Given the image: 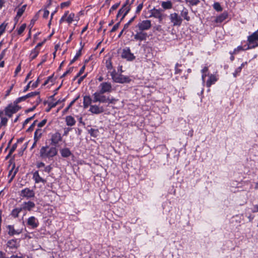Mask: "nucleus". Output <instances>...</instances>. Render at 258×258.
I'll use <instances>...</instances> for the list:
<instances>
[{
	"label": "nucleus",
	"mask_w": 258,
	"mask_h": 258,
	"mask_svg": "<svg viewBox=\"0 0 258 258\" xmlns=\"http://www.w3.org/2000/svg\"><path fill=\"white\" fill-rule=\"evenodd\" d=\"M57 154V150L55 147H49L48 145L42 146L40 149V157L44 160H51Z\"/></svg>",
	"instance_id": "1"
},
{
	"label": "nucleus",
	"mask_w": 258,
	"mask_h": 258,
	"mask_svg": "<svg viewBox=\"0 0 258 258\" xmlns=\"http://www.w3.org/2000/svg\"><path fill=\"white\" fill-rule=\"evenodd\" d=\"M111 76L113 81L117 83H128L131 81L129 77L124 76L121 74H118L115 71L111 72Z\"/></svg>",
	"instance_id": "2"
},
{
	"label": "nucleus",
	"mask_w": 258,
	"mask_h": 258,
	"mask_svg": "<svg viewBox=\"0 0 258 258\" xmlns=\"http://www.w3.org/2000/svg\"><path fill=\"white\" fill-rule=\"evenodd\" d=\"M257 40H258L257 30L248 37L247 41L249 43V46L246 49L254 48L258 46V43H256Z\"/></svg>",
	"instance_id": "3"
},
{
	"label": "nucleus",
	"mask_w": 258,
	"mask_h": 258,
	"mask_svg": "<svg viewBox=\"0 0 258 258\" xmlns=\"http://www.w3.org/2000/svg\"><path fill=\"white\" fill-rule=\"evenodd\" d=\"M104 93H101L100 92H96L92 95L93 102L96 103H107L109 100V97L103 95Z\"/></svg>",
	"instance_id": "4"
},
{
	"label": "nucleus",
	"mask_w": 258,
	"mask_h": 258,
	"mask_svg": "<svg viewBox=\"0 0 258 258\" xmlns=\"http://www.w3.org/2000/svg\"><path fill=\"white\" fill-rule=\"evenodd\" d=\"M151 26V21L149 20H146L139 22L136 26L135 28L144 32V31L150 29Z\"/></svg>",
	"instance_id": "5"
},
{
	"label": "nucleus",
	"mask_w": 258,
	"mask_h": 258,
	"mask_svg": "<svg viewBox=\"0 0 258 258\" xmlns=\"http://www.w3.org/2000/svg\"><path fill=\"white\" fill-rule=\"evenodd\" d=\"M99 91L101 93H110L113 90L112 85L109 82H103L99 86Z\"/></svg>",
	"instance_id": "6"
},
{
	"label": "nucleus",
	"mask_w": 258,
	"mask_h": 258,
	"mask_svg": "<svg viewBox=\"0 0 258 258\" xmlns=\"http://www.w3.org/2000/svg\"><path fill=\"white\" fill-rule=\"evenodd\" d=\"M171 22L174 26H179L181 25L182 19L177 13H172L169 16Z\"/></svg>",
	"instance_id": "7"
},
{
	"label": "nucleus",
	"mask_w": 258,
	"mask_h": 258,
	"mask_svg": "<svg viewBox=\"0 0 258 258\" xmlns=\"http://www.w3.org/2000/svg\"><path fill=\"white\" fill-rule=\"evenodd\" d=\"M121 56L128 61H133L136 58L134 54L131 52L129 47H126L122 50Z\"/></svg>",
	"instance_id": "8"
},
{
	"label": "nucleus",
	"mask_w": 258,
	"mask_h": 258,
	"mask_svg": "<svg viewBox=\"0 0 258 258\" xmlns=\"http://www.w3.org/2000/svg\"><path fill=\"white\" fill-rule=\"evenodd\" d=\"M20 196L27 199H31L35 197V191L29 188L26 187L20 191Z\"/></svg>",
	"instance_id": "9"
},
{
	"label": "nucleus",
	"mask_w": 258,
	"mask_h": 258,
	"mask_svg": "<svg viewBox=\"0 0 258 258\" xmlns=\"http://www.w3.org/2000/svg\"><path fill=\"white\" fill-rule=\"evenodd\" d=\"M136 34L134 35V40L139 41L140 42L146 40L148 37L147 33L139 30L138 29L135 30Z\"/></svg>",
	"instance_id": "10"
},
{
	"label": "nucleus",
	"mask_w": 258,
	"mask_h": 258,
	"mask_svg": "<svg viewBox=\"0 0 258 258\" xmlns=\"http://www.w3.org/2000/svg\"><path fill=\"white\" fill-rule=\"evenodd\" d=\"M7 229L8 230V233L10 236L19 235L23 231L22 228L15 229L14 225H9L7 226Z\"/></svg>",
	"instance_id": "11"
},
{
	"label": "nucleus",
	"mask_w": 258,
	"mask_h": 258,
	"mask_svg": "<svg viewBox=\"0 0 258 258\" xmlns=\"http://www.w3.org/2000/svg\"><path fill=\"white\" fill-rule=\"evenodd\" d=\"M93 114H98L103 113L104 111V109L103 106H99L97 105H90L89 110Z\"/></svg>",
	"instance_id": "12"
},
{
	"label": "nucleus",
	"mask_w": 258,
	"mask_h": 258,
	"mask_svg": "<svg viewBox=\"0 0 258 258\" xmlns=\"http://www.w3.org/2000/svg\"><path fill=\"white\" fill-rule=\"evenodd\" d=\"M127 3L124 4L122 7L118 11L116 16V18H119L122 15V17L120 19V21L124 18L126 15L130 11V8L126 7Z\"/></svg>",
	"instance_id": "13"
},
{
	"label": "nucleus",
	"mask_w": 258,
	"mask_h": 258,
	"mask_svg": "<svg viewBox=\"0 0 258 258\" xmlns=\"http://www.w3.org/2000/svg\"><path fill=\"white\" fill-rule=\"evenodd\" d=\"M62 137L60 133L56 132L51 136V144L55 146L59 142L61 141Z\"/></svg>",
	"instance_id": "14"
},
{
	"label": "nucleus",
	"mask_w": 258,
	"mask_h": 258,
	"mask_svg": "<svg viewBox=\"0 0 258 258\" xmlns=\"http://www.w3.org/2000/svg\"><path fill=\"white\" fill-rule=\"evenodd\" d=\"M35 206V204L34 202L31 201H28L27 202H24L21 206V208L22 210H28L30 211Z\"/></svg>",
	"instance_id": "15"
},
{
	"label": "nucleus",
	"mask_w": 258,
	"mask_h": 258,
	"mask_svg": "<svg viewBox=\"0 0 258 258\" xmlns=\"http://www.w3.org/2000/svg\"><path fill=\"white\" fill-rule=\"evenodd\" d=\"M27 225L30 226L32 228H36L39 225L38 220L34 216H31L28 219Z\"/></svg>",
	"instance_id": "16"
},
{
	"label": "nucleus",
	"mask_w": 258,
	"mask_h": 258,
	"mask_svg": "<svg viewBox=\"0 0 258 258\" xmlns=\"http://www.w3.org/2000/svg\"><path fill=\"white\" fill-rule=\"evenodd\" d=\"M19 110L18 106H9L6 109V115L11 117L14 113L17 112Z\"/></svg>",
	"instance_id": "17"
},
{
	"label": "nucleus",
	"mask_w": 258,
	"mask_h": 258,
	"mask_svg": "<svg viewBox=\"0 0 258 258\" xmlns=\"http://www.w3.org/2000/svg\"><path fill=\"white\" fill-rule=\"evenodd\" d=\"M218 80V78L214 75L211 74L209 75V79L206 82V86L210 87L212 85L214 84Z\"/></svg>",
	"instance_id": "18"
},
{
	"label": "nucleus",
	"mask_w": 258,
	"mask_h": 258,
	"mask_svg": "<svg viewBox=\"0 0 258 258\" xmlns=\"http://www.w3.org/2000/svg\"><path fill=\"white\" fill-rule=\"evenodd\" d=\"M163 10L161 9H156L153 8L150 10V17H153L155 18H158L162 14Z\"/></svg>",
	"instance_id": "19"
},
{
	"label": "nucleus",
	"mask_w": 258,
	"mask_h": 258,
	"mask_svg": "<svg viewBox=\"0 0 258 258\" xmlns=\"http://www.w3.org/2000/svg\"><path fill=\"white\" fill-rule=\"evenodd\" d=\"M7 246V247L9 248L10 249H16L18 246V243L17 240L11 239L8 241Z\"/></svg>",
	"instance_id": "20"
},
{
	"label": "nucleus",
	"mask_w": 258,
	"mask_h": 258,
	"mask_svg": "<svg viewBox=\"0 0 258 258\" xmlns=\"http://www.w3.org/2000/svg\"><path fill=\"white\" fill-rule=\"evenodd\" d=\"M92 102H93V99H92L89 96H85L84 97L83 99V106L85 108L90 107Z\"/></svg>",
	"instance_id": "21"
},
{
	"label": "nucleus",
	"mask_w": 258,
	"mask_h": 258,
	"mask_svg": "<svg viewBox=\"0 0 258 258\" xmlns=\"http://www.w3.org/2000/svg\"><path fill=\"white\" fill-rule=\"evenodd\" d=\"M33 178L36 183L42 182L44 183L46 182L45 179H43L40 176L38 171H35L33 173Z\"/></svg>",
	"instance_id": "22"
},
{
	"label": "nucleus",
	"mask_w": 258,
	"mask_h": 258,
	"mask_svg": "<svg viewBox=\"0 0 258 258\" xmlns=\"http://www.w3.org/2000/svg\"><path fill=\"white\" fill-rule=\"evenodd\" d=\"M60 153L62 157L67 158L72 155L70 149L67 148H63L60 150Z\"/></svg>",
	"instance_id": "23"
},
{
	"label": "nucleus",
	"mask_w": 258,
	"mask_h": 258,
	"mask_svg": "<svg viewBox=\"0 0 258 258\" xmlns=\"http://www.w3.org/2000/svg\"><path fill=\"white\" fill-rule=\"evenodd\" d=\"M66 124L68 126H73L76 123L75 118L71 115H69L66 117Z\"/></svg>",
	"instance_id": "24"
},
{
	"label": "nucleus",
	"mask_w": 258,
	"mask_h": 258,
	"mask_svg": "<svg viewBox=\"0 0 258 258\" xmlns=\"http://www.w3.org/2000/svg\"><path fill=\"white\" fill-rule=\"evenodd\" d=\"M180 16L183 17L187 21H189L190 20V18L188 16V10L185 8H183V10L181 11Z\"/></svg>",
	"instance_id": "25"
},
{
	"label": "nucleus",
	"mask_w": 258,
	"mask_h": 258,
	"mask_svg": "<svg viewBox=\"0 0 258 258\" xmlns=\"http://www.w3.org/2000/svg\"><path fill=\"white\" fill-rule=\"evenodd\" d=\"M227 17L228 14L226 12H224L216 18L215 22L216 23H222L227 18Z\"/></svg>",
	"instance_id": "26"
},
{
	"label": "nucleus",
	"mask_w": 258,
	"mask_h": 258,
	"mask_svg": "<svg viewBox=\"0 0 258 258\" xmlns=\"http://www.w3.org/2000/svg\"><path fill=\"white\" fill-rule=\"evenodd\" d=\"M161 6L165 10L170 9L172 7V4L170 1H164L162 2Z\"/></svg>",
	"instance_id": "27"
},
{
	"label": "nucleus",
	"mask_w": 258,
	"mask_h": 258,
	"mask_svg": "<svg viewBox=\"0 0 258 258\" xmlns=\"http://www.w3.org/2000/svg\"><path fill=\"white\" fill-rule=\"evenodd\" d=\"M42 134V131L40 128L37 129L35 133L34 136V140L38 141L40 138L41 137Z\"/></svg>",
	"instance_id": "28"
},
{
	"label": "nucleus",
	"mask_w": 258,
	"mask_h": 258,
	"mask_svg": "<svg viewBox=\"0 0 258 258\" xmlns=\"http://www.w3.org/2000/svg\"><path fill=\"white\" fill-rule=\"evenodd\" d=\"M39 53V49H37V48H34L32 51L30 55V58L31 60L35 59L38 55Z\"/></svg>",
	"instance_id": "29"
},
{
	"label": "nucleus",
	"mask_w": 258,
	"mask_h": 258,
	"mask_svg": "<svg viewBox=\"0 0 258 258\" xmlns=\"http://www.w3.org/2000/svg\"><path fill=\"white\" fill-rule=\"evenodd\" d=\"M22 211L21 207L13 209L11 212V215L14 218H17L19 213Z\"/></svg>",
	"instance_id": "30"
},
{
	"label": "nucleus",
	"mask_w": 258,
	"mask_h": 258,
	"mask_svg": "<svg viewBox=\"0 0 258 258\" xmlns=\"http://www.w3.org/2000/svg\"><path fill=\"white\" fill-rule=\"evenodd\" d=\"M82 49V47L78 51L74 58L70 61V65L73 64L81 56Z\"/></svg>",
	"instance_id": "31"
},
{
	"label": "nucleus",
	"mask_w": 258,
	"mask_h": 258,
	"mask_svg": "<svg viewBox=\"0 0 258 258\" xmlns=\"http://www.w3.org/2000/svg\"><path fill=\"white\" fill-rule=\"evenodd\" d=\"M88 132L92 137H96L98 135L99 131L97 129L91 128L88 130Z\"/></svg>",
	"instance_id": "32"
},
{
	"label": "nucleus",
	"mask_w": 258,
	"mask_h": 258,
	"mask_svg": "<svg viewBox=\"0 0 258 258\" xmlns=\"http://www.w3.org/2000/svg\"><path fill=\"white\" fill-rule=\"evenodd\" d=\"M26 5L23 6L21 8H20L17 13V17H20L24 12L26 9Z\"/></svg>",
	"instance_id": "33"
},
{
	"label": "nucleus",
	"mask_w": 258,
	"mask_h": 258,
	"mask_svg": "<svg viewBox=\"0 0 258 258\" xmlns=\"http://www.w3.org/2000/svg\"><path fill=\"white\" fill-rule=\"evenodd\" d=\"M214 9L218 12H220L222 10V8L220 5V4L218 3H215L213 5Z\"/></svg>",
	"instance_id": "34"
},
{
	"label": "nucleus",
	"mask_w": 258,
	"mask_h": 258,
	"mask_svg": "<svg viewBox=\"0 0 258 258\" xmlns=\"http://www.w3.org/2000/svg\"><path fill=\"white\" fill-rule=\"evenodd\" d=\"M74 17L75 14L74 13L70 14L66 19L67 22L69 24L71 23L74 21Z\"/></svg>",
	"instance_id": "35"
},
{
	"label": "nucleus",
	"mask_w": 258,
	"mask_h": 258,
	"mask_svg": "<svg viewBox=\"0 0 258 258\" xmlns=\"http://www.w3.org/2000/svg\"><path fill=\"white\" fill-rule=\"evenodd\" d=\"M79 97L74 99L73 101L71 102L68 106L64 110V112H67L69 109L72 106V105L75 103V102L78 100Z\"/></svg>",
	"instance_id": "36"
},
{
	"label": "nucleus",
	"mask_w": 258,
	"mask_h": 258,
	"mask_svg": "<svg viewBox=\"0 0 258 258\" xmlns=\"http://www.w3.org/2000/svg\"><path fill=\"white\" fill-rule=\"evenodd\" d=\"M7 25V24L5 22L0 25V36L5 32Z\"/></svg>",
	"instance_id": "37"
},
{
	"label": "nucleus",
	"mask_w": 258,
	"mask_h": 258,
	"mask_svg": "<svg viewBox=\"0 0 258 258\" xmlns=\"http://www.w3.org/2000/svg\"><path fill=\"white\" fill-rule=\"evenodd\" d=\"M26 27V24H23L21 27L19 28V29L18 30V34L19 35L21 34L24 31Z\"/></svg>",
	"instance_id": "38"
},
{
	"label": "nucleus",
	"mask_w": 258,
	"mask_h": 258,
	"mask_svg": "<svg viewBox=\"0 0 258 258\" xmlns=\"http://www.w3.org/2000/svg\"><path fill=\"white\" fill-rule=\"evenodd\" d=\"M39 94V92L35 91L33 92L29 93L26 95L27 98H30L35 96L38 95Z\"/></svg>",
	"instance_id": "39"
},
{
	"label": "nucleus",
	"mask_w": 258,
	"mask_h": 258,
	"mask_svg": "<svg viewBox=\"0 0 258 258\" xmlns=\"http://www.w3.org/2000/svg\"><path fill=\"white\" fill-rule=\"evenodd\" d=\"M17 147V143L14 144L12 146L11 149H10L7 157H9L11 155V154L15 151V150L16 149Z\"/></svg>",
	"instance_id": "40"
},
{
	"label": "nucleus",
	"mask_w": 258,
	"mask_h": 258,
	"mask_svg": "<svg viewBox=\"0 0 258 258\" xmlns=\"http://www.w3.org/2000/svg\"><path fill=\"white\" fill-rule=\"evenodd\" d=\"M27 98L26 97V96L25 95L24 96H22V97H19L15 101V103L16 104H18V103H19L20 102H22V101H25Z\"/></svg>",
	"instance_id": "41"
},
{
	"label": "nucleus",
	"mask_w": 258,
	"mask_h": 258,
	"mask_svg": "<svg viewBox=\"0 0 258 258\" xmlns=\"http://www.w3.org/2000/svg\"><path fill=\"white\" fill-rule=\"evenodd\" d=\"M119 5H120L119 3H116V4H114V5H113L111 7V8H110V9L109 10V14H110L113 11H114V10H116L118 8V7H119Z\"/></svg>",
	"instance_id": "42"
},
{
	"label": "nucleus",
	"mask_w": 258,
	"mask_h": 258,
	"mask_svg": "<svg viewBox=\"0 0 258 258\" xmlns=\"http://www.w3.org/2000/svg\"><path fill=\"white\" fill-rule=\"evenodd\" d=\"M17 172V170H16L15 171H14L13 172V169H11V170L9 171V175H12V177H11V179H10V182H11V181L13 179V178H14V177H15V175H16V174Z\"/></svg>",
	"instance_id": "43"
},
{
	"label": "nucleus",
	"mask_w": 258,
	"mask_h": 258,
	"mask_svg": "<svg viewBox=\"0 0 258 258\" xmlns=\"http://www.w3.org/2000/svg\"><path fill=\"white\" fill-rule=\"evenodd\" d=\"M186 1L192 6L197 5L200 2L199 0H186Z\"/></svg>",
	"instance_id": "44"
},
{
	"label": "nucleus",
	"mask_w": 258,
	"mask_h": 258,
	"mask_svg": "<svg viewBox=\"0 0 258 258\" xmlns=\"http://www.w3.org/2000/svg\"><path fill=\"white\" fill-rule=\"evenodd\" d=\"M85 69V66H83L80 69L79 72L78 73L77 76L75 77V79L80 77L84 72Z\"/></svg>",
	"instance_id": "45"
},
{
	"label": "nucleus",
	"mask_w": 258,
	"mask_h": 258,
	"mask_svg": "<svg viewBox=\"0 0 258 258\" xmlns=\"http://www.w3.org/2000/svg\"><path fill=\"white\" fill-rule=\"evenodd\" d=\"M181 66V64H179V63H177L176 64H175V74H180L181 72V70L178 69V67H180Z\"/></svg>",
	"instance_id": "46"
},
{
	"label": "nucleus",
	"mask_w": 258,
	"mask_h": 258,
	"mask_svg": "<svg viewBox=\"0 0 258 258\" xmlns=\"http://www.w3.org/2000/svg\"><path fill=\"white\" fill-rule=\"evenodd\" d=\"M71 4V2L70 1H67L65 2H63L60 4V8L61 9H63L65 7H69Z\"/></svg>",
	"instance_id": "47"
},
{
	"label": "nucleus",
	"mask_w": 258,
	"mask_h": 258,
	"mask_svg": "<svg viewBox=\"0 0 258 258\" xmlns=\"http://www.w3.org/2000/svg\"><path fill=\"white\" fill-rule=\"evenodd\" d=\"M120 21L118 22L117 23L115 24L113 26V27H112L111 30H110V32H115L118 28L119 25H120Z\"/></svg>",
	"instance_id": "48"
},
{
	"label": "nucleus",
	"mask_w": 258,
	"mask_h": 258,
	"mask_svg": "<svg viewBox=\"0 0 258 258\" xmlns=\"http://www.w3.org/2000/svg\"><path fill=\"white\" fill-rule=\"evenodd\" d=\"M244 50L242 46H239L236 48H235L232 54H237L239 51Z\"/></svg>",
	"instance_id": "49"
},
{
	"label": "nucleus",
	"mask_w": 258,
	"mask_h": 258,
	"mask_svg": "<svg viewBox=\"0 0 258 258\" xmlns=\"http://www.w3.org/2000/svg\"><path fill=\"white\" fill-rule=\"evenodd\" d=\"M37 122V120H35L33 123L30 126V127L27 129L28 132H30L34 130V128L35 126V123Z\"/></svg>",
	"instance_id": "50"
},
{
	"label": "nucleus",
	"mask_w": 258,
	"mask_h": 258,
	"mask_svg": "<svg viewBox=\"0 0 258 258\" xmlns=\"http://www.w3.org/2000/svg\"><path fill=\"white\" fill-rule=\"evenodd\" d=\"M8 122V119L6 117H2L1 122L0 124L3 125H6Z\"/></svg>",
	"instance_id": "51"
},
{
	"label": "nucleus",
	"mask_w": 258,
	"mask_h": 258,
	"mask_svg": "<svg viewBox=\"0 0 258 258\" xmlns=\"http://www.w3.org/2000/svg\"><path fill=\"white\" fill-rule=\"evenodd\" d=\"M35 116V115H34L33 116L30 117H29L28 118H27L24 122L23 123V127L26 125L27 123H28V122L31 121V120H32L34 117Z\"/></svg>",
	"instance_id": "52"
},
{
	"label": "nucleus",
	"mask_w": 258,
	"mask_h": 258,
	"mask_svg": "<svg viewBox=\"0 0 258 258\" xmlns=\"http://www.w3.org/2000/svg\"><path fill=\"white\" fill-rule=\"evenodd\" d=\"M73 70V67L70 68L61 76V78L65 77L68 74L71 73Z\"/></svg>",
	"instance_id": "53"
},
{
	"label": "nucleus",
	"mask_w": 258,
	"mask_h": 258,
	"mask_svg": "<svg viewBox=\"0 0 258 258\" xmlns=\"http://www.w3.org/2000/svg\"><path fill=\"white\" fill-rule=\"evenodd\" d=\"M106 66L108 70H111L112 69V64L110 60H106Z\"/></svg>",
	"instance_id": "54"
},
{
	"label": "nucleus",
	"mask_w": 258,
	"mask_h": 258,
	"mask_svg": "<svg viewBox=\"0 0 258 258\" xmlns=\"http://www.w3.org/2000/svg\"><path fill=\"white\" fill-rule=\"evenodd\" d=\"M46 122H47V120L46 119L42 120L41 122H40L38 124V126L39 127H41L43 126L46 124Z\"/></svg>",
	"instance_id": "55"
},
{
	"label": "nucleus",
	"mask_w": 258,
	"mask_h": 258,
	"mask_svg": "<svg viewBox=\"0 0 258 258\" xmlns=\"http://www.w3.org/2000/svg\"><path fill=\"white\" fill-rule=\"evenodd\" d=\"M14 86V84H12V85L10 86V88L6 91V94L5 95L6 97H7L10 95L11 91L13 89Z\"/></svg>",
	"instance_id": "56"
},
{
	"label": "nucleus",
	"mask_w": 258,
	"mask_h": 258,
	"mask_svg": "<svg viewBox=\"0 0 258 258\" xmlns=\"http://www.w3.org/2000/svg\"><path fill=\"white\" fill-rule=\"evenodd\" d=\"M143 7V4H140V5H139L136 9V13H139L140 12V11H141V10L142 9Z\"/></svg>",
	"instance_id": "57"
},
{
	"label": "nucleus",
	"mask_w": 258,
	"mask_h": 258,
	"mask_svg": "<svg viewBox=\"0 0 258 258\" xmlns=\"http://www.w3.org/2000/svg\"><path fill=\"white\" fill-rule=\"evenodd\" d=\"M39 83V78H38L37 80L34 83H33L32 84V85H31V87L33 88H36L38 86Z\"/></svg>",
	"instance_id": "58"
},
{
	"label": "nucleus",
	"mask_w": 258,
	"mask_h": 258,
	"mask_svg": "<svg viewBox=\"0 0 258 258\" xmlns=\"http://www.w3.org/2000/svg\"><path fill=\"white\" fill-rule=\"evenodd\" d=\"M49 14V12L48 11V10H45L44 11V13H43V17L44 18H47V17H48V15Z\"/></svg>",
	"instance_id": "59"
},
{
	"label": "nucleus",
	"mask_w": 258,
	"mask_h": 258,
	"mask_svg": "<svg viewBox=\"0 0 258 258\" xmlns=\"http://www.w3.org/2000/svg\"><path fill=\"white\" fill-rule=\"evenodd\" d=\"M52 169V167L50 166H47L45 167L44 171L47 173H49Z\"/></svg>",
	"instance_id": "60"
},
{
	"label": "nucleus",
	"mask_w": 258,
	"mask_h": 258,
	"mask_svg": "<svg viewBox=\"0 0 258 258\" xmlns=\"http://www.w3.org/2000/svg\"><path fill=\"white\" fill-rule=\"evenodd\" d=\"M57 105V103L56 102H49L48 106L50 107V108H52L55 107Z\"/></svg>",
	"instance_id": "61"
},
{
	"label": "nucleus",
	"mask_w": 258,
	"mask_h": 258,
	"mask_svg": "<svg viewBox=\"0 0 258 258\" xmlns=\"http://www.w3.org/2000/svg\"><path fill=\"white\" fill-rule=\"evenodd\" d=\"M72 130L71 128H64V131L63 133V136H67L69 133V132Z\"/></svg>",
	"instance_id": "62"
},
{
	"label": "nucleus",
	"mask_w": 258,
	"mask_h": 258,
	"mask_svg": "<svg viewBox=\"0 0 258 258\" xmlns=\"http://www.w3.org/2000/svg\"><path fill=\"white\" fill-rule=\"evenodd\" d=\"M253 213L258 212V205H254L253 209L252 210Z\"/></svg>",
	"instance_id": "63"
},
{
	"label": "nucleus",
	"mask_w": 258,
	"mask_h": 258,
	"mask_svg": "<svg viewBox=\"0 0 258 258\" xmlns=\"http://www.w3.org/2000/svg\"><path fill=\"white\" fill-rule=\"evenodd\" d=\"M9 258H24V257L23 255L18 256L17 255H12Z\"/></svg>",
	"instance_id": "64"
}]
</instances>
